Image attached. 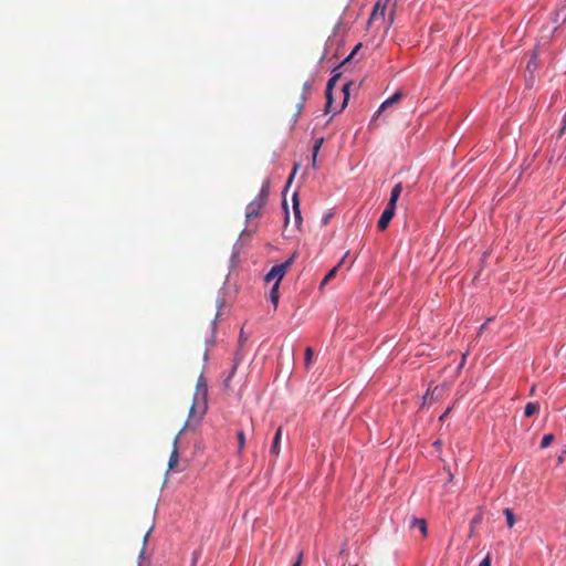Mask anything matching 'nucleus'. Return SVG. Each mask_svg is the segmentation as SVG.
Returning <instances> with one entry per match:
<instances>
[{
    "label": "nucleus",
    "mask_w": 566,
    "mask_h": 566,
    "mask_svg": "<svg viewBox=\"0 0 566 566\" xmlns=\"http://www.w3.org/2000/svg\"><path fill=\"white\" fill-rule=\"evenodd\" d=\"M208 384L207 379L201 373L197 379L196 391L193 394L192 405L189 410L188 419H192L199 423L208 410Z\"/></svg>",
    "instance_id": "obj_1"
},
{
    "label": "nucleus",
    "mask_w": 566,
    "mask_h": 566,
    "mask_svg": "<svg viewBox=\"0 0 566 566\" xmlns=\"http://www.w3.org/2000/svg\"><path fill=\"white\" fill-rule=\"evenodd\" d=\"M226 284H227V281L224 282L223 286L218 292V296L216 300L217 313H216L214 318L211 321L209 335L205 339V344H206L207 348L213 346L216 343L217 323H218V319L220 316V312L226 304V292H224ZM208 358H209V349H206V352L203 354V360L207 361Z\"/></svg>",
    "instance_id": "obj_2"
},
{
    "label": "nucleus",
    "mask_w": 566,
    "mask_h": 566,
    "mask_svg": "<svg viewBox=\"0 0 566 566\" xmlns=\"http://www.w3.org/2000/svg\"><path fill=\"white\" fill-rule=\"evenodd\" d=\"M270 192V180L266 179L261 186L258 196L247 206V221L260 216L261 209L265 206Z\"/></svg>",
    "instance_id": "obj_3"
},
{
    "label": "nucleus",
    "mask_w": 566,
    "mask_h": 566,
    "mask_svg": "<svg viewBox=\"0 0 566 566\" xmlns=\"http://www.w3.org/2000/svg\"><path fill=\"white\" fill-rule=\"evenodd\" d=\"M300 168V163H295L294 166H293V169L286 180V184L282 190V210L284 212V227H286L290 222V210H289V205H287V200H286V192L289 191L294 178H295V175L297 172Z\"/></svg>",
    "instance_id": "obj_4"
},
{
    "label": "nucleus",
    "mask_w": 566,
    "mask_h": 566,
    "mask_svg": "<svg viewBox=\"0 0 566 566\" xmlns=\"http://www.w3.org/2000/svg\"><path fill=\"white\" fill-rule=\"evenodd\" d=\"M189 426H190L189 419H187V421L185 422L184 427L181 428L179 433L174 439L172 450H171V453H170V457H169V460H168V470H172L178 464V460H179V451H178L179 439H180L181 434L188 429Z\"/></svg>",
    "instance_id": "obj_5"
},
{
    "label": "nucleus",
    "mask_w": 566,
    "mask_h": 566,
    "mask_svg": "<svg viewBox=\"0 0 566 566\" xmlns=\"http://www.w3.org/2000/svg\"><path fill=\"white\" fill-rule=\"evenodd\" d=\"M338 80L334 77H329L326 83L325 88V107L324 113L329 114L333 111V104H334V90L337 84Z\"/></svg>",
    "instance_id": "obj_6"
},
{
    "label": "nucleus",
    "mask_w": 566,
    "mask_h": 566,
    "mask_svg": "<svg viewBox=\"0 0 566 566\" xmlns=\"http://www.w3.org/2000/svg\"><path fill=\"white\" fill-rule=\"evenodd\" d=\"M286 269H284V265L281 263L273 265L270 271L264 275V281L266 283H270L274 281V283H277V285L281 284V281L286 274Z\"/></svg>",
    "instance_id": "obj_7"
},
{
    "label": "nucleus",
    "mask_w": 566,
    "mask_h": 566,
    "mask_svg": "<svg viewBox=\"0 0 566 566\" xmlns=\"http://www.w3.org/2000/svg\"><path fill=\"white\" fill-rule=\"evenodd\" d=\"M396 208L386 206L381 212L380 218L377 221V228L379 231H384L388 228L390 221L395 217Z\"/></svg>",
    "instance_id": "obj_8"
},
{
    "label": "nucleus",
    "mask_w": 566,
    "mask_h": 566,
    "mask_svg": "<svg viewBox=\"0 0 566 566\" xmlns=\"http://www.w3.org/2000/svg\"><path fill=\"white\" fill-rule=\"evenodd\" d=\"M402 97L401 91H396L392 95L387 97L378 107L373 116V120H376L379 115L389 106L396 104Z\"/></svg>",
    "instance_id": "obj_9"
},
{
    "label": "nucleus",
    "mask_w": 566,
    "mask_h": 566,
    "mask_svg": "<svg viewBox=\"0 0 566 566\" xmlns=\"http://www.w3.org/2000/svg\"><path fill=\"white\" fill-rule=\"evenodd\" d=\"M353 84H354V82H353V81H347V82L343 85V87H342L343 102H342V104H340V106H339V107H334V106H333V111H332V113H333L334 115H337V114L342 113V112L346 108V106L348 105L349 97H350V87H352V85H353Z\"/></svg>",
    "instance_id": "obj_10"
},
{
    "label": "nucleus",
    "mask_w": 566,
    "mask_h": 566,
    "mask_svg": "<svg viewBox=\"0 0 566 566\" xmlns=\"http://www.w3.org/2000/svg\"><path fill=\"white\" fill-rule=\"evenodd\" d=\"M292 209H293L295 226H296V228H300L303 222V218H302V211H301V200H300V196H298L297 191H295L292 195Z\"/></svg>",
    "instance_id": "obj_11"
},
{
    "label": "nucleus",
    "mask_w": 566,
    "mask_h": 566,
    "mask_svg": "<svg viewBox=\"0 0 566 566\" xmlns=\"http://www.w3.org/2000/svg\"><path fill=\"white\" fill-rule=\"evenodd\" d=\"M552 21L555 24H557L556 28L560 27L562 24H564L566 22V0L558 3V6L554 12V17H553Z\"/></svg>",
    "instance_id": "obj_12"
},
{
    "label": "nucleus",
    "mask_w": 566,
    "mask_h": 566,
    "mask_svg": "<svg viewBox=\"0 0 566 566\" xmlns=\"http://www.w3.org/2000/svg\"><path fill=\"white\" fill-rule=\"evenodd\" d=\"M387 2H388L387 0L385 2H382L381 0L376 1L375 6L373 8V11H371L370 18H369V22L371 20L376 19L378 15L381 19H385Z\"/></svg>",
    "instance_id": "obj_13"
},
{
    "label": "nucleus",
    "mask_w": 566,
    "mask_h": 566,
    "mask_svg": "<svg viewBox=\"0 0 566 566\" xmlns=\"http://www.w3.org/2000/svg\"><path fill=\"white\" fill-rule=\"evenodd\" d=\"M401 191H402V184L401 182L396 184L390 191V197H389V200L386 206L397 209V202L400 198Z\"/></svg>",
    "instance_id": "obj_14"
},
{
    "label": "nucleus",
    "mask_w": 566,
    "mask_h": 566,
    "mask_svg": "<svg viewBox=\"0 0 566 566\" xmlns=\"http://www.w3.org/2000/svg\"><path fill=\"white\" fill-rule=\"evenodd\" d=\"M282 439V428H277L275 431V434L273 437L272 446L270 448V453L274 455L275 458L280 454V444Z\"/></svg>",
    "instance_id": "obj_15"
},
{
    "label": "nucleus",
    "mask_w": 566,
    "mask_h": 566,
    "mask_svg": "<svg viewBox=\"0 0 566 566\" xmlns=\"http://www.w3.org/2000/svg\"><path fill=\"white\" fill-rule=\"evenodd\" d=\"M411 528H417L423 536L428 534V526L424 518L413 517L410 523Z\"/></svg>",
    "instance_id": "obj_16"
},
{
    "label": "nucleus",
    "mask_w": 566,
    "mask_h": 566,
    "mask_svg": "<svg viewBox=\"0 0 566 566\" xmlns=\"http://www.w3.org/2000/svg\"><path fill=\"white\" fill-rule=\"evenodd\" d=\"M280 285L277 283H273L270 293H269V300L273 304L274 310L277 308L279 301H280Z\"/></svg>",
    "instance_id": "obj_17"
},
{
    "label": "nucleus",
    "mask_w": 566,
    "mask_h": 566,
    "mask_svg": "<svg viewBox=\"0 0 566 566\" xmlns=\"http://www.w3.org/2000/svg\"><path fill=\"white\" fill-rule=\"evenodd\" d=\"M245 231H247V228L241 232L240 237L238 238V240L235 241V243L232 248V252H231V256H230L231 266H234L238 261L239 253H240L239 244L242 242V235Z\"/></svg>",
    "instance_id": "obj_18"
},
{
    "label": "nucleus",
    "mask_w": 566,
    "mask_h": 566,
    "mask_svg": "<svg viewBox=\"0 0 566 566\" xmlns=\"http://www.w3.org/2000/svg\"><path fill=\"white\" fill-rule=\"evenodd\" d=\"M539 408H541V406L538 402L530 401L524 407V416L526 418H530V417L534 416L535 413H537L539 411Z\"/></svg>",
    "instance_id": "obj_19"
},
{
    "label": "nucleus",
    "mask_w": 566,
    "mask_h": 566,
    "mask_svg": "<svg viewBox=\"0 0 566 566\" xmlns=\"http://www.w3.org/2000/svg\"><path fill=\"white\" fill-rule=\"evenodd\" d=\"M347 254H348V252H346V253H345V255L343 256V259L339 261V263H338V264H342V263L344 262V259L347 256ZM338 266H339V265H336V266L332 268V269L326 273L325 277L323 279V281H322V282H321V284H319V287H323V286H324V285H325L329 280H332V279L336 275V273H337V271H338Z\"/></svg>",
    "instance_id": "obj_20"
},
{
    "label": "nucleus",
    "mask_w": 566,
    "mask_h": 566,
    "mask_svg": "<svg viewBox=\"0 0 566 566\" xmlns=\"http://www.w3.org/2000/svg\"><path fill=\"white\" fill-rule=\"evenodd\" d=\"M340 27V20L336 23V25L334 27V30H333V34L331 36H328L326 43H325V50H324V53L323 55L321 56L319 59V62H323L327 55V50H328V46L331 45L332 41H333V38L336 35L338 29Z\"/></svg>",
    "instance_id": "obj_21"
},
{
    "label": "nucleus",
    "mask_w": 566,
    "mask_h": 566,
    "mask_svg": "<svg viewBox=\"0 0 566 566\" xmlns=\"http://www.w3.org/2000/svg\"><path fill=\"white\" fill-rule=\"evenodd\" d=\"M483 515L479 513L474 515L470 521V537L474 535V528L482 523Z\"/></svg>",
    "instance_id": "obj_22"
},
{
    "label": "nucleus",
    "mask_w": 566,
    "mask_h": 566,
    "mask_svg": "<svg viewBox=\"0 0 566 566\" xmlns=\"http://www.w3.org/2000/svg\"><path fill=\"white\" fill-rule=\"evenodd\" d=\"M503 513H504V516H505L506 525L510 528L513 527L515 522H516L515 521V514H514L513 510L507 507V509H504Z\"/></svg>",
    "instance_id": "obj_23"
},
{
    "label": "nucleus",
    "mask_w": 566,
    "mask_h": 566,
    "mask_svg": "<svg viewBox=\"0 0 566 566\" xmlns=\"http://www.w3.org/2000/svg\"><path fill=\"white\" fill-rule=\"evenodd\" d=\"M363 44L361 43H357L353 50L350 51V53L340 62V65H345L347 64L348 62L352 61V59L358 53V51L361 49Z\"/></svg>",
    "instance_id": "obj_24"
},
{
    "label": "nucleus",
    "mask_w": 566,
    "mask_h": 566,
    "mask_svg": "<svg viewBox=\"0 0 566 566\" xmlns=\"http://www.w3.org/2000/svg\"><path fill=\"white\" fill-rule=\"evenodd\" d=\"M150 532H151V528H149V530L147 531V533L145 534V536H144L143 547H142V549H140V552H139V555H138V560H139V562H143V560H144V558H145V555H146V545H147V542H148V538H149Z\"/></svg>",
    "instance_id": "obj_25"
},
{
    "label": "nucleus",
    "mask_w": 566,
    "mask_h": 566,
    "mask_svg": "<svg viewBox=\"0 0 566 566\" xmlns=\"http://www.w3.org/2000/svg\"><path fill=\"white\" fill-rule=\"evenodd\" d=\"M553 441H554V434L553 433L544 434L542 440H541V446L539 447L542 449H545V448L549 447Z\"/></svg>",
    "instance_id": "obj_26"
},
{
    "label": "nucleus",
    "mask_w": 566,
    "mask_h": 566,
    "mask_svg": "<svg viewBox=\"0 0 566 566\" xmlns=\"http://www.w3.org/2000/svg\"><path fill=\"white\" fill-rule=\"evenodd\" d=\"M238 439V451L241 452L245 446V434L243 430H239L237 433Z\"/></svg>",
    "instance_id": "obj_27"
},
{
    "label": "nucleus",
    "mask_w": 566,
    "mask_h": 566,
    "mask_svg": "<svg viewBox=\"0 0 566 566\" xmlns=\"http://www.w3.org/2000/svg\"><path fill=\"white\" fill-rule=\"evenodd\" d=\"M237 370H238V369H237V367H235V366H232V367H231V369H230V371H229V374H228V376L224 378V380H223L222 385H223V387H224L226 389H227V388H229V386H230V381H231V379L233 378V376L235 375Z\"/></svg>",
    "instance_id": "obj_28"
},
{
    "label": "nucleus",
    "mask_w": 566,
    "mask_h": 566,
    "mask_svg": "<svg viewBox=\"0 0 566 566\" xmlns=\"http://www.w3.org/2000/svg\"><path fill=\"white\" fill-rule=\"evenodd\" d=\"M313 355H314L313 348L312 347H306L305 348V357H304L306 367H308L310 364L312 363Z\"/></svg>",
    "instance_id": "obj_29"
},
{
    "label": "nucleus",
    "mask_w": 566,
    "mask_h": 566,
    "mask_svg": "<svg viewBox=\"0 0 566 566\" xmlns=\"http://www.w3.org/2000/svg\"><path fill=\"white\" fill-rule=\"evenodd\" d=\"M342 66L343 65H340V63L335 65L331 71V77L339 80L340 76L343 75V72L340 71Z\"/></svg>",
    "instance_id": "obj_30"
},
{
    "label": "nucleus",
    "mask_w": 566,
    "mask_h": 566,
    "mask_svg": "<svg viewBox=\"0 0 566 566\" xmlns=\"http://www.w3.org/2000/svg\"><path fill=\"white\" fill-rule=\"evenodd\" d=\"M297 254H298L297 251H294L289 259H286L284 262L281 263L282 265H284V269L287 270L293 264V262L297 258Z\"/></svg>",
    "instance_id": "obj_31"
},
{
    "label": "nucleus",
    "mask_w": 566,
    "mask_h": 566,
    "mask_svg": "<svg viewBox=\"0 0 566 566\" xmlns=\"http://www.w3.org/2000/svg\"><path fill=\"white\" fill-rule=\"evenodd\" d=\"M242 359H243V355H242L241 348H238V350L234 353V356H233V365L232 366H235L238 368L239 365L241 364Z\"/></svg>",
    "instance_id": "obj_32"
},
{
    "label": "nucleus",
    "mask_w": 566,
    "mask_h": 566,
    "mask_svg": "<svg viewBox=\"0 0 566 566\" xmlns=\"http://www.w3.org/2000/svg\"><path fill=\"white\" fill-rule=\"evenodd\" d=\"M323 143H324V138L323 137H319V138L315 139V142L313 144V147H312V153L318 154Z\"/></svg>",
    "instance_id": "obj_33"
},
{
    "label": "nucleus",
    "mask_w": 566,
    "mask_h": 566,
    "mask_svg": "<svg viewBox=\"0 0 566 566\" xmlns=\"http://www.w3.org/2000/svg\"><path fill=\"white\" fill-rule=\"evenodd\" d=\"M312 87H313V78L305 81L302 86V93L308 94L310 91L312 90Z\"/></svg>",
    "instance_id": "obj_34"
},
{
    "label": "nucleus",
    "mask_w": 566,
    "mask_h": 566,
    "mask_svg": "<svg viewBox=\"0 0 566 566\" xmlns=\"http://www.w3.org/2000/svg\"><path fill=\"white\" fill-rule=\"evenodd\" d=\"M536 60H537V53L533 52L530 61L527 62V70H531L532 67H536Z\"/></svg>",
    "instance_id": "obj_35"
},
{
    "label": "nucleus",
    "mask_w": 566,
    "mask_h": 566,
    "mask_svg": "<svg viewBox=\"0 0 566 566\" xmlns=\"http://www.w3.org/2000/svg\"><path fill=\"white\" fill-rule=\"evenodd\" d=\"M479 566H491L490 554H486V556L480 562Z\"/></svg>",
    "instance_id": "obj_36"
},
{
    "label": "nucleus",
    "mask_w": 566,
    "mask_h": 566,
    "mask_svg": "<svg viewBox=\"0 0 566 566\" xmlns=\"http://www.w3.org/2000/svg\"><path fill=\"white\" fill-rule=\"evenodd\" d=\"M248 337L244 335L243 328L240 331L239 335V345L240 347L243 346V344L247 342Z\"/></svg>",
    "instance_id": "obj_37"
},
{
    "label": "nucleus",
    "mask_w": 566,
    "mask_h": 566,
    "mask_svg": "<svg viewBox=\"0 0 566 566\" xmlns=\"http://www.w3.org/2000/svg\"><path fill=\"white\" fill-rule=\"evenodd\" d=\"M451 407H448L440 416L439 421L442 422L448 417V415L451 412Z\"/></svg>",
    "instance_id": "obj_38"
},
{
    "label": "nucleus",
    "mask_w": 566,
    "mask_h": 566,
    "mask_svg": "<svg viewBox=\"0 0 566 566\" xmlns=\"http://www.w3.org/2000/svg\"><path fill=\"white\" fill-rule=\"evenodd\" d=\"M301 115L298 114H294L290 120V124H291V128L293 129L298 120Z\"/></svg>",
    "instance_id": "obj_39"
},
{
    "label": "nucleus",
    "mask_w": 566,
    "mask_h": 566,
    "mask_svg": "<svg viewBox=\"0 0 566 566\" xmlns=\"http://www.w3.org/2000/svg\"><path fill=\"white\" fill-rule=\"evenodd\" d=\"M302 558H303V553H302V552H300V553L297 554L296 560L292 564V566H301V564H302Z\"/></svg>",
    "instance_id": "obj_40"
},
{
    "label": "nucleus",
    "mask_w": 566,
    "mask_h": 566,
    "mask_svg": "<svg viewBox=\"0 0 566 566\" xmlns=\"http://www.w3.org/2000/svg\"><path fill=\"white\" fill-rule=\"evenodd\" d=\"M304 107H305V105H304V104H302V103H297V104H296V106H295V108H296L295 114L301 115V114H302V112L304 111Z\"/></svg>",
    "instance_id": "obj_41"
},
{
    "label": "nucleus",
    "mask_w": 566,
    "mask_h": 566,
    "mask_svg": "<svg viewBox=\"0 0 566 566\" xmlns=\"http://www.w3.org/2000/svg\"><path fill=\"white\" fill-rule=\"evenodd\" d=\"M467 356H468V353L463 354L462 357H461V360H460V364L458 366V369H461L463 368L464 364H465V360H467Z\"/></svg>",
    "instance_id": "obj_42"
},
{
    "label": "nucleus",
    "mask_w": 566,
    "mask_h": 566,
    "mask_svg": "<svg viewBox=\"0 0 566 566\" xmlns=\"http://www.w3.org/2000/svg\"><path fill=\"white\" fill-rule=\"evenodd\" d=\"M307 98H308V94L301 93L298 103H302L305 105L307 102Z\"/></svg>",
    "instance_id": "obj_43"
},
{
    "label": "nucleus",
    "mask_w": 566,
    "mask_h": 566,
    "mask_svg": "<svg viewBox=\"0 0 566 566\" xmlns=\"http://www.w3.org/2000/svg\"><path fill=\"white\" fill-rule=\"evenodd\" d=\"M317 155L318 154H315V153H312V166L315 168L316 165H317Z\"/></svg>",
    "instance_id": "obj_44"
},
{
    "label": "nucleus",
    "mask_w": 566,
    "mask_h": 566,
    "mask_svg": "<svg viewBox=\"0 0 566 566\" xmlns=\"http://www.w3.org/2000/svg\"><path fill=\"white\" fill-rule=\"evenodd\" d=\"M331 217L332 213L324 214V217L322 218V224H326L329 221Z\"/></svg>",
    "instance_id": "obj_45"
},
{
    "label": "nucleus",
    "mask_w": 566,
    "mask_h": 566,
    "mask_svg": "<svg viewBox=\"0 0 566 566\" xmlns=\"http://www.w3.org/2000/svg\"><path fill=\"white\" fill-rule=\"evenodd\" d=\"M197 560H198V556H197V553L195 552L192 555V560H191L190 566H197Z\"/></svg>",
    "instance_id": "obj_46"
},
{
    "label": "nucleus",
    "mask_w": 566,
    "mask_h": 566,
    "mask_svg": "<svg viewBox=\"0 0 566 566\" xmlns=\"http://www.w3.org/2000/svg\"><path fill=\"white\" fill-rule=\"evenodd\" d=\"M429 394H430V389H428V390L426 391V394L422 396V405H424V403H426V401H427V399H428Z\"/></svg>",
    "instance_id": "obj_47"
},
{
    "label": "nucleus",
    "mask_w": 566,
    "mask_h": 566,
    "mask_svg": "<svg viewBox=\"0 0 566 566\" xmlns=\"http://www.w3.org/2000/svg\"><path fill=\"white\" fill-rule=\"evenodd\" d=\"M441 444H442V443H441V441H440V440H437V441H434V442L432 443V446H433L434 448H440V447H441Z\"/></svg>",
    "instance_id": "obj_48"
},
{
    "label": "nucleus",
    "mask_w": 566,
    "mask_h": 566,
    "mask_svg": "<svg viewBox=\"0 0 566 566\" xmlns=\"http://www.w3.org/2000/svg\"><path fill=\"white\" fill-rule=\"evenodd\" d=\"M562 123H563V128H566V111H565V114L563 116Z\"/></svg>",
    "instance_id": "obj_49"
},
{
    "label": "nucleus",
    "mask_w": 566,
    "mask_h": 566,
    "mask_svg": "<svg viewBox=\"0 0 566 566\" xmlns=\"http://www.w3.org/2000/svg\"><path fill=\"white\" fill-rule=\"evenodd\" d=\"M536 391V385H533L530 389V395H534Z\"/></svg>",
    "instance_id": "obj_50"
},
{
    "label": "nucleus",
    "mask_w": 566,
    "mask_h": 566,
    "mask_svg": "<svg viewBox=\"0 0 566 566\" xmlns=\"http://www.w3.org/2000/svg\"><path fill=\"white\" fill-rule=\"evenodd\" d=\"M564 454H566V450L564 451V453L562 455H559L558 463H562L564 461Z\"/></svg>",
    "instance_id": "obj_51"
},
{
    "label": "nucleus",
    "mask_w": 566,
    "mask_h": 566,
    "mask_svg": "<svg viewBox=\"0 0 566 566\" xmlns=\"http://www.w3.org/2000/svg\"><path fill=\"white\" fill-rule=\"evenodd\" d=\"M488 325V322H484L481 326H480V332H482L483 329H485Z\"/></svg>",
    "instance_id": "obj_52"
},
{
    "label": "nucleus",
    "mask_w": 566,
    "mask_h": 566,
    "mask_svg": "<svg viewBox=\"0 0 566 566\" xmlns=\"http://www.w3.org/2000/svg\"><path fill=\"white\" fill-rule=\"evenodd\" d=\"M565 129H566V128H563V126H562V127L559 128V134H558V135H559V136H562V135L564 134Z\"/></svg>",
    "instance_id": "obj_53"
},
{
    "label": "nucleus",
    "mask_w": 566,
    "mask_h": 566,
    "mask_svg": "<svg viewBox=\"0 0 566 566\" xmlns=\"http://www.w3.org/2000/svg\"><path fill=\"white\" fill-rule=\"evenodd\" d=\"M394 15H395V13H394V12H391V13H390V22H392V21H394Z\"/></svg>",
    "instance_id": "obj_54"
},
{
    "label": "nucleus",
    "mask_w": 566,
    "mask_h": 566,
    "mask_svg": "<svg viewBox=\"0 0 566 566\" xmlns=\"http://www.w3.org/2000/svg\"><path fill=\"white\" fill-rule=\"evenodd\" d=\"M492 321H493V317H489L485 322H488V324H491Z\"/></svg>",
    "instance_id": "obj_55"
},
{
    "label": "nucleus",
    "mask_w": 566,
    "mask_h": 566,
    "mask_svg": "<svg viewBox=\"0 0 566 566\" xmlns=\"http://www.w3.org/2000/svg\"><path fill=\"white\" fill-rule=\"evenodd\" d=\"M452 479H453V474L449 473V481H451Z\"/></svg>",
    "instance_id": "obj_56"
},
{
    "label": "nucleus",
    "mask_w": 566,
    "mask_h": 566,
    "mask_svg": "<svg viewBox=\"0 0 566 566\" xmlns=\"http://www.w3.org/2000/svg\"><path fill=\"white\" fill-rule=\"evenodd\" d=\"M137 566H142V562L138 560V565Z\"/></svg>",
    "instance_id": "obj_57"
},
{
    "label": "nucleus",
    "mask_w": 566,
    "mask_h": 566,
    "mask_svg": "<svg viewBox=\"0 0 566 566\" xmlns=\"http://www.w3.org/2000/svg\"><path fill=\"white\" fill-rule=\"evenodd\" d=\"M352 566H358V565H357V564H354V565H352Z\"/></svg>",
    "instance_id": "obj_58"
}]
</instances>
